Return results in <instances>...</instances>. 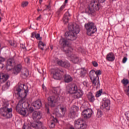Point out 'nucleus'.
Returning a JSON list of instances; mask_svg holds the SVG:
<instances>
[{
    "label": "nucleus",
    "mask_w": 129,
    "mask_h": 129,
    "mask_svg": "<svg viewBox=\"0 0 129 129\" xmlns=\"http://www.w3.org/2000/svg\"><path fill=\"white\" fill-rule=\"evenodd\" d=\"M36 33H35V32H33L32 33V35H31V37L32 38H35V37H36Z\"/></svg>",
    "instance_id": "obj_51"
},
{
    "label": "nucleus",
    "mask_w": 129,
    "mask_h": 129,
    "mask_svg": "<svg viewBox=\"0 0 129 129\" xmlns=\"http://www.w3.org/2000/svg\"><path fill=\"white\" fill-rule=\"evenodd\" d=\"M92 64H93V66L94 67H97V66H98V63H97V62L96 61H92Z\"/></svg>",
    "instance_id": "obj_47"
},
{
    "label": "nucleus",
    "mask_w": 129,
    "mask_h": 129,
    "mask_svg": "<svg viewBox=\"0 0 129 129\" xmlns=\"http://www.w3.org/2000/svg\"><path fill=\"white\" fill-rule=\"evenodd\" d=\"M24 61L26 63L29 64V63H30V58L29 57H26L25 58Z\"/></svg>",
    "instance_id": "obj_48"
},
{
    "label": "nucleus",
    "mask_w": 129,
    "mask_h": 129,
    "mask_svg": "<svg viewBox=\"0 0 129 129\" xmlns=\"http://www.w3.org/2000/svg\"><path fill=\"white\" fill-rule=\"evenodd\" d=\"M59 109L61 110V112H62L61 115H64L65 113H66V107L61 106L59 108Z\"/></svg>",
    "instance_id": "obj_34"
},
{
    "label": "nucleus",
    "mask_w": 129,
    "mask_h": 129,
    "mask_svg": "<svg viewBox=\"0 0 129 129\" xmlns=\"http://www.w3.org/2000/svg\"><path fill=\"white\" fill-rule=\"evenodd\" d=\"M127 60V58H126V57H124L122 59V63H125Z\"/></svg>",
    "instance_id": "obj_50"
},
{
    "label": "nucleus",
    "mask_w": 129,
    "mask_h": 129,
    "mask_svg": "<svg viewBox=\"0 0 129 129\" xmlns=\"http://www.w3.org/2000/svg\"><path fill=\"white\" fill-rule=\"evenodd\" d=\"M69 129H75L74 127H70Z\"/></svg>",
    "instance_id": "obj_60"
},
{
    "label": "nucleus",
    "mask_w": 129,
    "mask_h": 129,
    "mask_svg": "<svg viewBox=\"0 0 129 129\" xmlns=\"http://www.w3.org/2000/svg\"><path fill=\"white\" fill-rule=\"evenodd\" d=\"M101 93H102V89L99 90L97 92L96 94V97H99L100 95H101Z\"/></svg>",
    "instance_id": "obj_42"
},
{
    "label": "nucleus",
    "mask_w": 129,
    "mask_h": 129,
    "mask_svg": "<svg viewBox=\"0 0 129 129\" xmlns=\"http://www.w3.org/2000/svg\"><path fill=\"white\" fill-rule=\"evenodd\" d=\"M60 90H61V89H60V87H58L54 88L52 91L53 93H55V94H58V93L60 92Z\"/></svg>",
    "instance_id": "obj_35"
},
{
    "label": "nucleus",
    "mask_w": 129,
    "mask_h": 129,
    "mask_svg": "<svg viewBox=\"0 0 129 129\" xmlns=\"http://www.w3.org/2000/svg\"><path fill=\"white\" fill-rule=\"evenodd\" d=\"M97 117H101L102 116V111L100 110H98V112L96 114Z\"/></svg>",
    "instance_id": "obj_38"
},
{
    "label": "nucleus",
    "mask_w": 129,
    "mask_h": 129,
    "mask_svg": "<svg viewBox=\"0 0 129 129\" xmlns=\"http://www.w3.org/2000/svg\"><path fill=\"white\" fill-rule=\"evenodd\" d=\"M87 97L90 102H94V100H95V98H94V95L91 92H89L88 94Z\"/></svg>",
    "instance_id": "obj_24"
},
{
    "label": "nucleus",
    "mask_w": 129,
    "mask_h": 129,
    "mask_svg": "<svg viewBox=\"0 0 129 129\" xmlns=\"http://www.w3.org/2000/svg\"><path fill=\"white\" fill-rule=\"evenodd\" d=\"M1 65H2V67H1V68L3 69V68H4L5 64H4V63H1Z\"/></svg>",
    "instance_id": "obj_57"
},
{
    "label": "nucleus",
    "mask_w": 129,
    "mask_h": 129,
    "mask_svg": "<svg viewBox=\"0 0 129 129\" xmlns=\"http://www.w3.org/2000/svg\"><path fill=\"white\" fill-rule=\"evenodd\" d=\"M10 85H11V82L8 81L6 84V85L2 87V90H6V89H8V88L10 87Z\"/></svg>",
    "instance_id": "obj_33"
},
{
    "label": "nucleus",
    "mask_w": 129,
    "mask_h": 129,
    "mask_svg": "<svg viewBox=\"0 0 129 129\" xmlns=\"http://www.w3.org/2000/svg\"><path fill=\"white\" fill-rule=\"evenodd\" d=\"M93 114V111L90 108L85 109L82 112V115H83L84 118H90Z\"/></svg>",
    "instance_id": "obj_10"
},
{
    "label": "nucleus",
    "mask_w": 129,
    "mask_h": 129,
    "mask_svg": "<svg viewBox=\"0 0 129 129\" xmlns=\"http://www.w3.org/2000/svg\"><path fill=\"white\" fill-rule=\"evenodd\" d=\"M57 99H58V95H57L48 97V105L51 107H54L55 103L57 102Z\"/></svg>",
    "instance_id": "obj_11"
},
{
    "label": "nucleus",
    "mask_w": 129,
    "mask_h": 129,
    "mask_svg": "<svg viewBox=\"0 0 129 129\" xmlns=\"http://www.w3.org/2000/svg\"><path fill=\"white\" fill-rule=\"evenodd\" d=\"M77 90H78V89L77 88V85L76 84H73L67 86V91H68L69 93H71V94L76 93Z\"/></svg>",
    "instance_id": "obj_9"
},
{
    "label": "nucleus",
    "mask_w": 129,
    "mask_h": 129,
    "mask_svg": "<svg viewBox=\"0 0 129 129\" xmlns=\"http://www.w3.org/2000/svg\"><path fill=\"white\" fill-rule=\"evenodd\" d=\"M56 63L59 65V66H61V67H63V65L64 64V61L59 60H56Z\"/></svg>",
    "instance_id": "obj_40"
},
{
    "label": "nucleus",
    "mask_w": 129,
    "mask_h": 129,
    "mask_svg": "<svg viewBox=\"0 0 129 129\" xmlns=\"http://www.w3.org/2000/svg\"><path fill=\"white\" fill-rule=\"evenodd\" d=\"M68 3V0H65L64 4H67Z\"/></svg>",
    "instance_id": "obj_59"
},
{
    "label": "nucleus",
    "mask_w": 129,
    "mask_h": 129,
    "mask_svg": "<svg viewBox=\"0 0 129 129\" xmlns=\"http://www.w3.org/2000/svg\"><path fill=\"white\" fill-rule=\"evenodd\" d=\"M121 83L124 84V85H127L128 84V80L124 79L121 81Z\"/></svg>",
    "instance_id": "obj_39"
},
{
    "label": "nucleus",
    "mask_w": 129,
    "mask_h": 129,
    "mask_svg": "<svg viewBox=\"0 0 129 129\" xmlns=\"http://www.w3.org/2000/svg\"><path fill=\"white\" fill-rule=\"evenodd\" d=\"M90 74H93L94 77H98V76L101 75L102 72H101V71L100 70H96V71H93V72L92 71H91L90 72Z\"/></svg>",
    "instance_id": "obj_27"
},
{
    "label": "nucleus",
    "mask_w": 129,
    "mask_h": 129,
    "mask_svg": "<svg viewBox=\"0 0 129 129\" xmlns=\"http://www.w3.org/2000/svg\"><path fill=\"white\" fill-rule=\"evenodd\" d=\"M69 17H70L69 13L68 12L65 13L62 19L64 24H67V23H68L69 21Z\"/></svg>",
    "instance_id": "obj_26"
},
{
    "label": "nucleus",
    "mask_w": 129,
    "mask_h": 129,
    "mask_svg": "<svg viewBox=\"0 0 129 129\" xmlns=\"http://www.w3.org/2000/svg\"><path fill=\"white\" fill-rule=\"evenodd\" d=\"M40 129H47V127L45 126H42V127Z\"/></svg>",
    "instance_id": "obj_56"
},
{
    "label": "nucleus",
    "mask_w": 129,
    "mask_h": 129,
    "mask_svg": "<svg viewBox=\"0 0 129 129\" xmlns=\"http://www.w3.org/2000/svg\"><path fill=\"white\" fill-rule=\"evenodd\" d=\"M33 118L34 120H38L42 118V115L40 111H35L33 114Z\"/></svg>",
    "instance_id": "obj_19"
},
{
    "label": "nucleus",
    "mask_w": 129,
    "mask_h": 129,
    "mask_svg": "<svg viewBox=\"0 0 129 129\" xmlns=\"http://www.w3.org/2000/svg\"><path fill=\"white\" fill-rule=\"evenodd\" d=\"M8 106H9V104H4V105H3V107L1 108V111L9 113H12V111H13V109H12V108H9Z\"/></svg>",
    "instance_id": "obj_20"
},
{
    "label": "nucleus",
    "mask_w": 129,
    "mask_h": 129,
    "mask_svg": "<svg viewBox=\"0 0 129 129\" xmlns=\"http://www.w3.org/2000/svg\"><path fill=\"white\" fill-rule=\"evenodd\" d=\"M35 38L36 39H37V40H39V41H41V40H42V38L40 37V34H36Z\"/></svg>",
    "instance_id": "obj_44"
},
{
    "label": "nucleus",
    "mask_w": 129,
    "mask_h": 129,
    "mask_svg": "<svg viewBox=\"0 0 129 129\" xmlns=\"http://www.w3.org/2000/svg\"><path fill=\"white\" fill-rule=\"evenodd\" d=\"M98 2L96 1L92 2L89 8H87L85 10L86 13H88L89 14H94L96 11H99V9H100V5L99 3L102 4L105 2L106 0H98Z\"/></svg>",
    "instance_id": "obj_3"
},
{
    "label": "nucleus",
    "mask_w": 129,
    "mask_h": 129,
    "mask_svg": "<svg viewBox=\"0 0 129 129\" xmlns=\"http://www.w3.org/2000/svg\"><path fill=\"white\" fill-rule=\"evenodd\" d=\"M86 74V71L84 69H80V75L82 78H84L85 77V75Z\"/></svg>",
    "instance_id": "obj_30"
},
{
    "label": "nucleus",
    "mask_w": 129,
    "mask_h": 129,
    "mask_svg": "<svg viewBox=\"0 0 129 129\" xmlns=\"http://www.w3.org/2000/svg\"><path fill=\"white\" fill-rule=\"evenodd\" d=\"M90 79L92 81V83L94 86H96V87H98L100 84L99 83V77H94V75L90 74Z\"/></svg>",
    "instance_id": "obj_13"
},
{
    "label": "nucleus",
    "mask_w": 129,
    "mask_h": 129,
    "mask_svg": "<svg viewBox=\"0 0 129 129\" xmlns=\"http://www.w3.org/2000/svg\"><path fill=\"white\" fill-rule=\"evenodd\" d=\"M64 8L65 5H62V6H61L60 8L56 12V14L59 15L60 14V12H62V11H63V10H64Z\"/></svg>",
    "instance_id": "obj_41"
},
{
    "label": "nucleus",
    "mask_w": 129,
    "mask_h": 129,
    "mask_svg": "<svg viewBox=\"0 0 129 129\" xmlns=\"http://www.w3.org/2000/svg\"><path fill=\"white\" fill-rule=\"evenodd\" d=\"M63 74L64 71L58 68L55 69L54 70V73L53 75V78L56 80H60V79H62Z\"/></svg>",
    "instance_id": "obj_8"
},
{
    "label": "nucleus",
    "mask_w": 129,
    "mask_h": 129,
    "mask_svg": "<svg viewBox=\"0 0 129 129\" xmlns=\"http://www.w3.org/2000/svg\"><path fill=\"white\" fill-rule=\"evenodd\" d=\"M46 9H44L43 10V12H44V11H47V10H50V9H51V6L50 5L46 6Z\"/></svg>",
    "instance_id": "obj_49"
},
{
    "label": "nucleus",
    "mask_w": 129,
    "mask_h": 129,
    "mask_svg": "<svg viewBox=\"0 0 129 129\" xmlns=\"http://www.w3.org/2000/svg\"><path fill=\"white\" fill-rule=\"evenodd\" d=\"M21 75L24 76L25 78H27L29 76V70L26 68L23 69L21 72Z\"/></svg>",
    "instance_id": "obj_29"
},
{
    "label": "nucleus",
    "mask_w": 129,
    "mask_h": 129,
    "mask_svg": "<svg viewBox=\"0 0 129 129\" xmlns=\"http://www.w3.org/2000/svg\"><path fill=\"white\" fill-rule=\"evenodd\" d=\"M23 129H32L31 126L29 125H24Z\"/></svg>",
    "instance_id": "obj_45"
},
{
    "label": "nucleus",
    "mask_w": 129,
    "mask_h": 129,
    "mask_svg": "<svg viewBox=\"0 0 129 129\" xmlns=\"http://www.w3.org/2000/svg\"><path fill=\"white\" fill-rule=\"evenodd\" d=\"M17 91L18 92L17 94L19 96V97L21 98V100H20L17 106H16V110L18 112L22 110L23 108H24V106L23 104L25 103L26 101L25 100V98L27 96V93L26 92V90H23L22 88H21V86H19L16 89Z\"/></svg>",
    "instance_id": "obj_2"
},
{
    "label": "nucleus",
    "mask_w": 129,
    "mask_h": 129,
    "mask_svg": "<svg viewBox=\"0 0 129 129\" xmlns=\"http://www.w3.org/2000/svg\"><path fill=\"white\" fill-rule=\"evenodd\" d=\"M29 5V2L28 1H24L21 3V7L22 8H26V7H28Z\"/></svg>",
    "instance_id": "obj_36"
},
{
    "label": "nucleus",
    "mask_w": 129,
    "mask_h": 129,
    "mask_svg": "<svg viewBox=\"0 0 129 129\" xmlns=\"http://www.w3.org/2000/svg\"><path fill=\"white\" fill-rule=\"evenodd\" d=\"M50 49H51V50H53V46H50Z\"/></svg>",
    "instance_id": "obj_62"
},
{
    "label": "nucleus",
    "mask_w": 129,
    "mask_h": 129,
    "mask_svg": "<svg viewBox=\"0 0 129 129\" xmlns=\"http://www.w3.org/2000/svg\"><path fill=\"white\" fill-rule=\"evenodd\" d=\"M32 106H33L35 109H40L41 106H42V102H41V100H38L34 101L32 103Z\"/></svg>",
    "instance_id": "obj_17"
},
{
    "label": "nucleus",
    "mask_w": 129,
    "mask_h": 129,
    "mask_svg": "<svg viewBox=\"0 0 129 129\" xmlns=\"http://www.w3.org/2000/svg\"><path fill=\"white\" fill-rule=\"evenodd\" d=\"M22 49H26V47H22Z\"/></svg>",
    "instance_id": "obj_64"
},
{
    "label": "nucleus",
    "mask_w": 129,
    "mask_h": 129,
    "mask_svg": "<svg viewBox=\"0 0 129 129\" xmlns=\"http://www.w3.org/2000/svg\"><path fill=\"white\" fill-rule=\"evenodd\" d=\"M42 88L43 89H45V86L44 85H42Z\"/></svg>",
    "instance_id": "obj_61"
},
{
    "label": "nucleus",
    "mask_w": 129,
    "mask_h": 129,
    "mask_svg": "<svg viewBox=\"0 0 129 129\" xmlns=\"http://www.w3.org/2000/svg\"><path fill=\"white\" fill-rule=\"evenodd\" d=\"M73 80V79L69 75H66L64 76V81L66 83H69V82H71V81H72Z\"/></svg>",
    "instance_id": "obj_23"
},
{
    "label": "nucleus",
    "mask_w": 129,
    "mask_h": 129,
    "mask_svg": "<svg viewBox=\"0 0 129 129\" xmlns=\"http://www.w3.org/2000/svg\"><path fill=\"white\" fill-rule=\"evenodd\" d=\"M65 38H61L59 41V44H60V41L63 39L67 42H68L69 44V41H75L76 39H77V34L76 33H74L71 31L66 32L64 35Z\"/></svg>",
    "instance_id": "obj_5"
},
{
    "label": "nucleus",
    "mask_w": 129,
    "mask_h": 129,
    "mask_svg": "<svg viewBox=\"0 0 129 129\" xmlns=\"http://www.w3.org/2000/svg\"><path fill=\"white\" fill-rule=\"evenodd\" d=\"M68 29L70 32H72L74 34H79L80 32V28H79V26L75 23H71L69 24Z\"/></svg>",
    "instance_id": "obj_7"
},
{
    "label": "nucleus",
    "mask_w": 129,
    "mask_h": 129,
    "mask_svg": "<svg viewBox=\"0 0 129 129\" xmlns=\"http://www.w3.org/2000/svg\"><path fill=\"white\" fill-rule=\"evenodd\" d=\"M43 2V0H39V4L41 5L42 4V2Z\"/></svg>",
    "instance_id": "obj_58"
},
{
    "label": "nucleus",
    "mask_w": 129,
    "mask_h": 129,
    "mask_svg": "<svg viewBox=\"0 0 129 129\" xmlns=\"http://www.w3.org/2000/svg\"><path fill=\"white\" fill-rule=\"evenodd\" d=\"M1 116H3L4 118H11L13 116L12 113H8V112H5L1 111Z\"/></svg>",
    "instance_id": "obj_21"
},
{
    "label": "nucleus",
    "mask_w": 129,
    "mask_h": 129,
    "mask_svg": "<svg viewBox=\"0 0 129 129\" xmlns=\"http://www.w3.org/2000/svg\"><path fill=\"white\" fill-rule=\"evenodd\" d=\"M46 46V44L44 43V42H42V41H40L38 44L39 49L42 50V51H44V47Z\"/></svg>",
    "instance_id": "obj_31"
},
{
    "label": "nucleus",
    "mask_w": 129,
    "mask_h": 129,
    "mask_svg": "<svg viewBox=\"0 0 129 129\" xmlns=\"http://www.w3.org/2000/svg\"><path fill=\"white\" fill-rule=\"evenodd\" d=\"M49 126L50 128H53V127H55V123H54V122H51Z\"/></svg>",
    "instance_id": "obj_46"
},
{
    "label": "nucleus",
    "mask_w": 129,
    "mask_h": 129,
    "mask_svg": "<svg viewBox=\"0 0 129 129\" xmlns=\"http://www.w3.org/2000/svg\"><path fill=\"white\" fill-rule=\"evenodd\" d=\"M29 111H30V112H33V111H34V109H33V108H30Z\"/></svg>",
    "instance_id": "obj_54"
},
{
    "label": "nucleus",
    "mask_w": 129,
    "mask_h": 129,
    "mask_svg": "<svg viewBox=\"0 0 129 129\" xmlns=\"http://www.w3.org/2000/svg\"><path fill=\"white\" fill-rule=\"evenodd\" d=\"M114 55L112 53V52L109 53L107 55L106 60L108 61H114Z\"/></svg>",
    "instance_id": "obj_28"
},
{
    "label": "nucleus",
    "mask_w": 129,
    "mask_h": 129,
    "mask_svg": "<svg viewBox=\"0 0 129 129\" xmlns=\"http://www.w3.org/2000/svg\"><path fill=\"white\" fill-rule=\"evenodd\" d=\"M9 44H10L11 46H13V47H16L17 44H16V42L12 41H9Z\"/></svg>",
    "instance_id": "obj_43"
},
{
    "label": "nucleus",
    "mask_w": 129,
    "mask_h": 129,
    "mask_svg": "<svg viewBox=\"0 0 129 129\" xmlns=\"http://www.w3.org/2000/svg\"><path fill=\"white\" fill-rule=\"evenodd\" d=\"M75 127L77 129H85L87 127V125L83 119H78L75 121Z\"/></svg>",
    "instance_id": "obj_6"
},
{
    "label": "nucleus",
    "mask_w": 129,
    "mask_h": 129,
    "mask_svg": "<svg viewBox=\"0 0 129 129\" xmlns=\"http://www.w3.org/2000/svg\"><path fill=\"white\" fill-rule=\"evenodd\" d=\"M109 105H110V100L109 99L105 100L101 106V108L102 109L106 108L107 110H109L110 109Z\"/></svg>",
    "instance_id": "obj_15"
},
{
    "label": "nucleus",
    "mask_w": 129,
    "mask_h": 129,
    "mask_svg": "<svg viewBox=\"0 0 129 129\" xmlns=\"http://www.w3.org/2000/svg\"><path fill=\"white\" fill-rule=\"evenodd\" d=\"M12 70L13 71V74H15V75H17V74H19L22 70V65L18 64L16 66L12 69Z\"/></svg>",
    "instance_id": "obj_18"
},
{
    "label": "nucleus",
    "mask_w": 129,
    "mask_h": 129,
    "mask_svg": "<svg viewBox=\"0 0 129 129\" xmlns=\"http://www.w3.org/2000/svg\"><path fill=\"white\" fill-rule=\"evenodd\" d=\"M86 30H87V34L88 36H91L92 34H94L97 29L96 27L94 25L93 23H88L85 25Z\"/></svg>",
    "instance_id": "obj_4"
},
{
    "label": "nucleus",
    "mask_w": 129,
    "mask_h": 129,
    "mask_svg": "<svg viewBox=\"0 0 129 129\" xmlns=\"http://www.w3.org/2000/svg\"><path fill=\"white\" fill-rule=\"evenodd\" d=\"M6 61V58L1 57V62H5Z\"/></svg>",
    "instance_id": "obj_52"
},
{
    "label": "nucleus",
    "mask_w": 129,
    "mask_h": 129,
    "mask_svg": "<svg viewBox=\"0 0 129 129\" xmlns=\"http://www.w3.org/2000/svg\"><path fill=\"white\" fill-rule=\"evenodd\" d=\"M40 11H42V10H40V9H37V12H39Z\"/></svg>",
    "instance_id": "obj_63"
},
{
    "label": "nucleus",
    "mask_w": 129,
    "mask_h": 129,
    "mask_svg": "<svg viewBox=\"0 0 129 129\" xmlns=\"http://www.w3.org/2000/svg\"><path fill=\"white\" fill-rule=\"evenodd\" d=\"M79 108L77 106H74L71 109L69 115L71 117V118H74L75 115H76V112L78 111Z\"/></svg>",
    "instance_id": "obj_14"
},
{
    "label": "nucleus",
    "mask_w": 129,
    "mask_h": 129,
    "mask_svg": "<svg viewBox=\"0 0 129 129\" xmlns=\"http://www.w3.org/2000/svg\"><path fill=\"white\" fill-rule=\"evenodd\" d=\"M31 126L36 129H40L43 126V123L41 121H35L31 123Z\"/></svg>",
    "instance_id": "obj_16"
},
{
    "label": "nucleus",
    "mask_w": 129,
    "mask_h": 129,
    "mask_svg": "<svg viewBox=\"0 0 129 129\" xmlns=\"http://www.w3.org/2000/svg\"><path fill=\"white\" fill-rule=\"evenodd\" d=\"M74 94V98H80V97H81V96H82L83 93L82 92V91L80 90H77V91L76 92V93H75Z\"/></svg>",
    "instance_id": "obj_22"
},
{
    "label": "nucleus",
    "mask_w": 129,
    "mask_h": 129,
    "mask_svg": "<svg viewBox=\"0 0 129 129\" xmlns=\"http://www.w3.org/2000/svg\"><path fill=\"white\" fill-rule=\"evenodd\" d=\"M9 78H10V76L9 74L3 73L2 74L1 80L3 83L6 82V81H7Z\"/></svg>",
    "instance_id": "obj_25"
},
{
    "label": "nucleus",
    "mask_w": 129,
    "mask_h": 129,
    "mask_svg": "<svg viewBox=\"0 0 129 129\" xmlns=\"http://www.w3.org/2000/svg\"><path fill=\"white\" fill-rule=\"evenodd\" d=\"M18 112L20 113V114H21V115H23V116H27V115H28L27 114V111L24 108H23L22 110H20V111Z\"/></svg>",
    "instance_id": "obj_32"
},
{
    "label": "nucleus",
    "mask_w": 129,
    "mask_h": 129,
    "mask_svg": "<svg viewBox=\"0 0 129 129\" xmlns=\"http://www.w3.org/2000/svg\"><path fill=\"white\" fill-rule=\"evenodd\" d=\"M59 45L61 46L62 51L64 52L68 57L71 58L72 61L73 62V63L75 64H77V63H79V62H80L79 57L77 55L73 54V53H72L73 48L69 46V42L67 41L64 39H61L59 41Z\"/></svg>",
    "instance_id": "obj_1"
},
{
    "label": "nucleus",
    "mask_w": 129,
    "mask_h": 129,
    "mask_svg": "<svg viewBox=\"0 0 129 129\" xmlns=\"http://www.w3.org/2000/svg\"><path fill=\"white\" fill-rule=\"evenodd\" d=\"M15 58H10L7 60L6 64V69L8 71H10L13 69V66L15 65Z\"/></svg>",
    "instance_id": "obj_12"
},
{
    "label": "nucleus",
    "mask_w": 129,
    "mask_h": 129,
    "mask_svg": "<svg viewBox=\"0 0 129 129\" xmlns=\"http://www.w3.org/2000/svg\"><path fill=\"white\" fill-rule=\"evenodd\" d=\"M62 67H64V68H69V67H70V63L68 61H64L63 64H62Z\"/></svg>",
    "instance_id": "obj_37"
},
{
    "label": "nucleus",
    "mask_w": 129,
    "mask_h": 129,
    "mask_svg": "<svg viewBox=\"0 0 129 129\" xmlns=\"http://www.w3.org/2000/svg\"><path fill=\"white\" fill-rule=\"evenodd\" d=\"M41 19V15H40L37 18L36 20L37 21H40Z\"/></svg>",
    "instance_id": "obj_55"
},
{
    "label": "nucleus",
    "mask_w": 129,
    "mask_h": 129,
    "mask_svg": "<svg viewBox=\"0 0 129 129\" xmlns=\"http://www.w3.org/2000/svg\"><path fill=\"white\" fill-rule=\"evenodd\" d=\"M83 84L84 85V86H87V82L84 81L83 82Z\"/></svg>",
    "instance_id": "obj_53"
}]
</instances>
